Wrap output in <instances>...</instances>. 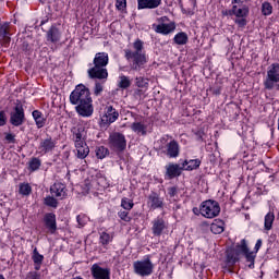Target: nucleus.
Here are the masks:
<instances>
[{
    "label": "nucleus",
    "mask_w": 279,
    "mask_h": 279,
    "mask_svg": "<svg viewBox=\"0 0 279 279\" xmlns=\"http://www.w3.org/2000/svg\"><path fill=\"white\" fill-rule=\"evenodd\" d=\"M70 102L76 106L75 110L80 117H93L95 108L93 107V98L90 97V89L84 84H78L70 94Z\"/></svg>",
    "instance_id": "f257e3e1"
},
{
    "label": "nucleus",
    "mask_w": 279,
    "mask_h": 279,
    "mask_svg": "<svg viewBox=\"0 0 279 279\" xmlns=\"http://www.w3.org/2000/svg\"><path fill=\"white\" fill-rule=\"evenodd\" d=\"M126 60L131 61L132 71H141L147 64V54L143 52V41L136 39L133 43V50H124Z\"/></svg>",
    "instance_id": "f03ea898"
},
{
    "label": "nucleus",
    "mask_w": 279,
    "mask_h": 279,
    "mask_svg": "<svg viewBox=\"0 0 279 279\" xmlns=\"http://www.w3.org/2000/svg\"><path fill=\"white\" fill-rule=\"evenodd\" d=\"M266 90H279V63H272L267 69L266 78L264 80Z\"/></svg>",
    "instance_id": "7ed1b4c3"
},
{
    "label": "nucleus",
    "mask_w": 279,
    "mask_h": 279,
    "mask_svg": "<svg viewBox=\"0 0 279 279\" xmlns=\"http://www.w3.org/2000/svg\"><path fill=\"white\" fill-rule=\"evenodd\" d=\"M160 143L165 145L160 146V149H163V154L168 158H178L180 156V144L172 136L166 135L161 137Z\"/></svg>",
    "instance_id": "20e7f679"
},
{
    "label": "nucleus",
    "mask_w": 279,
    "mask_h": 279,
    "mask_svg": "<svg viewBox=\"0 0 279 279\" xmlns=\"http://www.w3.org/2000/svg\"><path fill=\"white\" fill-rule=\"evenodd\" d=\"M133 271L136 276H141V278H147V276H151L154 274V263L149 256H146L143 259L135 260L133 263Z\"/></svg>",
    "instance_id": "39448f33"
},
{
    "label": "nucleus",
    "mask_w": 279,
    "mask_h": 279,
    "mask_svg": "<svg viewBox=\"0 0 279 279\" xmlns=\"http://www.w3.org/2000/svg\"><path fill=\"white\" fill-rule=\"evenodd\" d=\"M219 213H221V207L216 201L208 199L201 204V215L205 219H215V217H219Z\"/></svg>",
    "instance_id": "423d86ee"
},
{
    "label": "nucleus",
    "mask_w": 279,
    "mask_h": 279,
    "mask_svg": "<svg viewBox=\"0 0 279 279\" xmlns=\"http://www.w3.org/2000/svg\"><path fill=\"white\" fill-rule=\"evenodd\" d=\"M110 149L114 151H124L128 147V141L125 140V135L119 132H113L109 135L108 138Z\"/></svg>",
    "instance_id": "0eeeda50"
},
{
    "label": "nucleus",
    "mask_w": 279,
    "mask_h": 279,
    "mask_svg": "<svg viewBox=\"0 0 279 279\" xmlns=\"http://www.w3.org/2000/svg\"><path fill=\"white\" fill-rule=\"evenodd\" d=\"M248 251H250V247H247V241H245V239L241 240V242L235 245V248H234L235 255L228 254L227 256L228 263H230L231 265L239 263V256H241V254L244 256L245 254H247Z\"/></svg>",
    "instance_id": "6e6552de"
},
{
    "label": "nucleus",
    "mask_w": 279,
    "mask_h": 279,
    "mask_svg": "<svg viewBox=\"0 0 279 279\" xmlns=\"http://www.w3.org/2000/svg\"><path fill=\"white\" fill-rule=\"evenodd\" d=\"M10 123L14 125V128H20L25 123V109H23V105H16L14 110L10 114Z\"/></svg>",
    "instance_id": "1a4fd4ad"
},
{
    "label": "nucleus",
    "mask_w": 279,
    "mask_h": 279,
    "mask_svg": "<svg viewBox=\"0 0 279 279\" xmlns=\"http://www.w3.org/2000/svg\"><path fill=\"white\" fill-rule=\"evenodd\" d=\"M56 145H58V141H56L51 135H47L45 138L39 141L38 151L39 154H49L56 149Z\"/></svg>",
    "instance_id": "9d476101"
},
{
    "label": "nucleus",
    "mask_w": 279,
    "mask_h": 279,
    "mask_svg": "<svg viewBox=\"0 0 279 279\" xmlns=\"http://www.w3.org/2000/svg\"><path fill=\"white\" fill-rule=\"evenodd\" d=\"M182 171H184L182 166L170 162L166 166L165 179L173 180L174 178H180V175H182Z\"/></svg>",
    "instance_id": "9b49d317"
},
{
    "label": "nucleus",
    "mask_w": 279,
    "mask_h": 279,
    "mask_svg": "<svg viewBox=\"0 0 279 279\" xmlns=\"http://www.w3.org/2000/svg\"><path fill=\"white\" fill-rule=\"evenodd\" d=\"M147 207L149 210H157V208L165 207V198L160 197L158 193L153 192L148 195Z\"/></svg>",
    "instance_id": "f8f14e48"
},
{
    "label": "nucleus",
    "mask_w": 279,
    "mask_h": 279,
    "mask_svg": "<svg viewBox=\"0 0 279 279\" xmlns=\"http://www.w3.org/2000/svg\"><path fill=\"white\" fill-rule=\"evenodd\" d=\"M90 80H108V69L94 65L87 71Z\"/></svg>",
    "instance_id": "ddd939ff"
},
{
    "label": "nucleus",
    "mask_w": 279,
    "mask_h": 279,
    "mask_svg": "<svg viewBox=\"0 0 279 279\" xmlns=\"http://www.w3.org/2000/svg\"><path fill=\"white\" fill-rule=\"evenodd\" d=\"M71 133L74 145L86 143V129H84V126H74L72 128Z\"/></svg>",
    "instance_id": "4468645a"
},
{
    "label": "nucleus",
    "mask_w": 279,
    "mask_h": 279,
    "mask_svg": "<svg viewBox=\"0 0 279 279\" xmlns=\"http://www.w3.org/2000/svg\"><path fill=\"white\" fill-rule=\"evenodd\" d=\"M119 119V111L112 106H107L105 109V114L102 116V123L110 125Z\"/></svg>",
    "instance_id": "2eb2a0df"
},
{
    "label": "nucleus",
    "mask_w": 279,
    "mask_h": 279,
    "mask_svg": "<svg viewBox=\"0 0 279 279\" xmlns=\"http://www.w3.org/2000/svg\"><path fill=\"white\" fill-rule=\"evenodd\" d=\"M169 225L165 222V219L157 217L153 220V227L151 231L154 236H161V234H165V231L168 230Z\"/></svg>",
    "instance_id": "dca6fc26"
},
{
    "label": "nucleus",
    "mask_w": 279,
    "mask_h": 279,
    "mask_svg": "<svg viewBox=\"0 0 279 279\" xmlns=\"http://www.w3.org/2000/svg\"><path fill=\"white\" fill-rule=\"evenodd\" d=\"M94 279H110V268H104L99 264H94L90 268Z\"/></svg>",
    "instance_id": "f3484780"
},
{
    "label": "nucleus",
    "mask_w": 279,
    "mask_h": 279,
    "mask_svg": "<svg viewBox=\"0 0 279 279\" xmlns=\"http://www.w3.org/2000/svg\"><path fill=\"white\" fill-rule=\"evenodd\" d=\"M44 223L50 234H56L58 230V223L56 222V214L48 213L44 216Z\"/></svg>",
    "instance_id": "a211bd4d"
},
{
    "label": "nucleus",
    "mask_w": 279,
    "mask_h": 279,
    "mask_svg": "<svg viewBox=\"0 0 279 279\" xmlns=\"http://www.w3.org/2000/svg\"><path fill=\"white\" fill-rule=\"evenodd\" d=\"M50 193L52 197L64 199V197H66V185H64V183L57 182L53 185H51Z\"/></svg>",
    "instance_id": "6ab92c4d"
},
{
    "label": "nucleus",
    "mask_w": 279,
    "mask_h": 279,
    "mask_svg": "<svg viewBox=\"0 0 279 279\" xmlns=\"http://www.w3.org/2000/svg\"><path fill=\"white\" fill-rule=\"evenodd\" d=\"M153 29H155L156 34H162V36H168V34L175 32V24L174 23L153 24Z\"/></svg>",
    "instance_id": "aec40b11"
},
{
    "label": "nucleus",
    "mask_w": 279,
    "mask_h": 279,
    "mask_svg": "<svg viewBox=\"0 0 279 279\" xmlns=\"http://www.w3.org/2000/svg\"><path fill=\"white\" fill-rule=\"evenodd\" d=\"M162 0H137V10H156Z\"/></svg>",
    "instance_id": "412c9836"
},
{
    "label": "nucleus",
    "mask_w": 279,
    "mask_h": 279,
    "mask_svg": "<svg viewBox=\"0 0 279 279\" xmlns=\"http://www.w3.org/2000/svg\"><path fill=\"white\" fill-rule=\"evenodd\" d=\"M74 147L76 149V157L80 158V160H84V158L90 154V148H88V144H86V142L74 144Z\"/></svg>",
    "instance_id": "4be33fe9"
},
{
    "label": "nucleus",
    "mask_w": 279,
    "mask_h": 279,
    "mask_svg": "<svg viewBox=\"0 0 279 279\" xmlns=\"http://www.w3.org/2000/svg\"><path fill=\"white\" fill-rule=\"evenodd\" d=\"M109 57H108V52H97L95 54L94 58V66H102L106 68L108 66V62H109Z\"/></svg>",
    "instance_id": "5701e85b"
},
{
    "label": "nucleus",
    "mask_w": 279,
    "mask_h": 279,
    "mask_svg": "<svg viewBox=\"0 0 279 279\" xmlns=\"http://www.w3.org/2000/svg\"><path fill=\"white\" fill-rule=\"evenodd\" d=\"M60 38H62V33L56 26H51L47 32V40L48 43H60Z\"/></svg>",
    "instance_id": "b1692460"
},
{
    "label": "nucleus",
    "mask_w": 279,
    "mask_h": 279,
    "mask_svg": "<svg viewBox=\"0 0 279 279\" xmlns=\"http://www.w3.org/2000/svg\"><path fill=\"white\" fill-rule=\"evenodd\" d=\"M201 165H202V160L199 159H190V160H184L182 162L183 171H194V169H199Z\"/></svg>",
    "instance_id": "393cba45"
},
{
    "label": "nucleus",
    "mask_w": 279,
    "mask_h": 279,
    "mask_svg": "<svg viewBox=\"0 0 279 279\" xmlns=\"http://www.w3.org/2000/svg\"><path fill=\"white\" fill-rule=\"evenodd\" d=\"M32 114L38 130H40V128H45V123H47V119H45V116L43 114V112L38 110H34Z\"/></svg>",
    "instance_id": "a878e982"
},
{
    "label": "nucleus",
    "mask_w": 279,
    "mask_h": 279,
    "mask_svg": "<svg viewBox=\"0 0 279 279\" xmlns=\"http://www.w3.org/2000/svg\"><path fill=\"white\" fill-rule=\"evenodd\" d=\"M274 221H276V215L274 214V211H269L268 214H266L264 218V230L269 232V230L274 228Z\"/></svg>",
    "instance_id": "bb28decb"
},
{
    "label": "nucleus",
    "mask_w": 279,
    "mask_h": 279,
    "mask_svg": "<svg viewBox=\"0 0 279 279\" xmlns=\"http://www.w3.org/2000/svg\"><path fill=\"white\" fill-rule=\"evenodd\" d=\"M226 230V223L223 220H215L210 226L213 234H221Z\"/></svg>",
    "instance_id": "cd10ccee"
},
{
    "label": "nucleus",
    "mask_w": 279,
    "mask_h": 279,
    "mask_svg": "<svg viewBox=\"0 0 279 279\" xmlns=\"http://www.w3.org/2000/svg\"><path fill=\"white\" fill-rule=\"evenodd\" d=\"M232 12H233L234 16H236L238 19H245V16H247L250 14V8H247L246 5H244L242 8L233 5Z\"/></svg>",
    "instance_id": "c85d7f7f"
},
{
    "label": "nucleus",
    "mask_w": 279,
    "mask_h": 279,
    "mask_svg": "<svg viewBox=\"0 0 279 279\" xmlns=\"http://www.w3.org/2000/svg\"><path fill=\"white\" fill-rule=\"evenodd\" d=\"M32 258L33 263L35 264V269L38 271L40 269V265H43V260H45V256L40 255V253H38V248L35 247Z\"/></svg>",
    "instance_id": "c756f323"
},
{
    "label": "nucleus",
    "mask_w": 279,
    "mask_h": 279,
    "mask_svg": "<svg viewBox=\"0 0 279 279\" xmlns=\"http://www.w3.org/2000/svg\"><path fill=\"white\" fill-rule=\"evenodd\" d=\"M173 41L175 45L184 46L189 43V35L184 32H180L173 37Z\"/></svg>",
    "instance_id": "7c9ffc66"
},
{
    "label": "nucleus",
    "mask_w": 279,
    "mask_h": 279,
    "mask_svg": "<svg viewBox=\"0 0 279 279\" xmlns=\"http://www.w3.org/2000/svg\"><path fill=\"white\" fill-rule=\"evenodd\" d=\"M131 130L135 132V134H142V136H145L147 134V126L141 122H134L131 125Z\"/></svg>",
    "instance_id": "2f4dec72"
},
{
    "label": "nucleus",
    "mask_w": 279,
    "mask_h": 279,
    "mask_svg": "<svg viewBox=\"0 0 279 279\" xmlns=\"http://www.w3.org/2000/svg\"><path fill=\"white\" fill-rule=\"evenodd\" d=\"M118 86L119 88H122L123 90H125V88H130V86H132V81L130 80V77L125 75H121L119 76Z\"/></svg>",
    "instance_id": "473e14b6"
},
{
    "label": "nucleus",
    "mask_w": 279,
    "mask_h": 279,
    "mask_svg": "<svg viewBox=\"0 0 279 279\" xmlns=\"http://www.w3.org/2000/svg\"><path fill=\"white\" fill-rule=\"evenodd\" d=\"M112 234L108 232H101L99 236V243L100 245H110V243H112Z\"/></svg>",
    "instance_id": "72a5a7b5"
},
{
    "label": "nucleus",
    "mask_w": 279,
    "mask_h": 279,
    "mask_svg": "<svg viewBox=\"0 0 279 279\" xmlns=\"http://www.w3.org/2000/svg\"><path fill=\"white\" fill-rule=\"evenodd\" d=\"M135 86H137V88H144L145 90H147V88H149V80L142 76L136 77Z\"/></svg>",
    "instance_id": "f704fd0d"
},
{
    "label": "nucleus",
    "mask_w": 279,
    "mask_h": 279,
    "mask_svg": "<svg viewBox=\"0 0 279 279\" xmlns=\"http://www.w3.org/2000/svg\"><path fill=\"white\" fill-rule=\"evenodd\" d=\"M19 193L20 195H32V185L29 183H21L19 186Z\"/></svg>",
    "instance_id": "c9c22d12"
},
{
    "label": "nucleus",
    "mask_w": 279,
    "mask_h": 279,
    "mask_svg": "<svg viewBox=\"0 0 279 279\" xmlns=\"http://www.w3.org/2000/svg\"><path fill=\"white\" fill-rule=\"evenodd\" d=\"M272 12H274V7L271 5V3L264 2L262 4V14H264V16H271Z\"/></svg>",
    "instance_id": "e433bc0d"
},
{
    "label": "nucleus",
    "mask_w": 279,
    "mask_h": 279,
    "mask_svg": "<svg viewBox=\"0 0 279 279\" xmlns=\"http://www.w3.org/2000/svg\"><path fill=\"white\" fill-rule=\"evenodd\" d=\"M41 161L38 158H32L28 162L29 171H38L40 169Z\"/></svg>",
    "instance_id": "4c0bfd02"
},
{
    "label": "nucleus",
    "mask_w": 279,
    "mask_h": 279,
    "mask_svg": "<svg viewBox=\"0 0 279 279\" xmlns=\"http://www.w3.org/2000/svg\"><path fill=\"white\" fill-rule=\"evenodd\" d=\"M246 262L250 263L248 267L250 269H254V260L256 258V253L250 252V250L244 254Z\"/></svg>",
    "instance_id": "58836bf2"
},
{
    "label": "nucleus",
    "mask_w": 279,
    "mask_h": 279,
    "mask_svg": "<svg viewBox=\"0 0 279 279\" xmlns=\"http://www.w3.org/2000/svg\"><path fill=\"white\" fill-rule=\"evenodd\" d=\"M121 206L122 208H124V210H132L134 208V202H132V199L130 198H122L121 201Z\"/></svg>",
    "instance_id": "ea45409f"
},
{
    "label": "nucleus",
    "mask_w": 279,
    "mask_h": 279,
    "mask_svg": "<svg viewBox=\"0 0 279 279\" xmlns=\"http://www.w3.org/2000/svg\"><path fill=\"white\" fill-rule=\"evenodd\" d=\"M106 156H108V148L104 147V146H99L98 148H96V157L99 158L100 160H104V158H106Z\"/></svg>",
    "instance_id": "a19ab883"
},
{
    "label": "nucleus",
    "mask_w": 279,
    "mask_h": 279,
    "mask_svg": "<svg viewBox=\"0 0 279 279\" xmlns=\"http://www.w3.org/2000/svg\"><path fill=\"white\" fill-rule=\"evenodd\" d=\"M44 203L46 206H50V208H58V199L53 196H47Z\"/></svg>",
    "instance_id": "79ce46f5"
},
{
    "label": "nucleus",
    "mask_w": 279,
    "mask_h": 279,
    "mask_svg": "<svg viewBox=\"0 0 279 279\" xmlns=\"http://www.w3.org/2000/svg\"><path fill=\"white\" fill-rule=\"evenodd\" d=\"M134 97L135 99H146L147 98V89L141 88V89H135L134 92Z\"/></svg>",
    "instance_id": "37998d69"
},
{
    "label": "nucleus",
    "mask_w": 279,
    "mask_h": 279,
    "mask_svg": "<svg viewBox=\"0 0 279 279\" xmlns=\"http://www.w3.org/2000/svg\"><path fill=\"white\" fill-rule=\"evenodd\" d=\"M116 8L120 12H125L128 8V0H116Z\"/></svg>",
    "instance_id": "c03bdc74"
},
{
    "label": "nucleus",
    "mask_w": 279,
    "mask_h": 279,
    "mask_svg": "<svg viewBox=\"0 0 279 279\" xmlns=\"http://www.w3.org/2000/svg\"><path fill=\"white\" fill-rule=\"evenodd\" d=\"M101 93H104V85L99 82H96L95 87H94V95L96 97H99V95H101Z\"/></svg>",
    "instance_id": "a18cd8bd"
},
{
    "label": "nucleus",
    "mask_w": 279,
    "mask_h": 279,
    "mask_svg": "<svg viewBox=\"0 0 279 279\" xmlns=\"http://www.w3.org/2000/svg\"><path fill=\"white\" fill-rule=\"evenodd\" d=\"M118 216L120 217V219H122V221H132L130 213H128L126 210H120L118 213Z\"/></svg>",
    "instance_id": "49530a36"
},
{
    "label": "nucleus",
    "mask_w": 279,
    "mask_h": 279,
    "mask_svg": "<svg viewBox=\"0 0 279 279\" xmlns=\"http://www.w3.org/2000/svg\"><path fill=\"white\" fill-rule=\"evenodd\" d=\"M8 123V114L5 111L0 110V128H3Z\"/></svg>",
    "instance_id": "de8ad7c7"
},
{
    "label": "nucleus",
    "mask_w": 279,
    "mask_h": 279,
    "mask_svg": "<svg viewBox=\"0 0 279 279\" xmlns=\"http://www.w3.org/2000/svg\"><path fill=\"white\" fill-rule=\"evenodd\" d=\"M77 223L81 228H84V225L87 223L88 218L85 215H78L76 217Z\"/></svg>",
    "instance_id": "09e8293b"
},
{
    "label": "nucleus",
    "mask_w": 279,
    "mask_h": 279,
    "mask_svg": "<svg viewBox=\"0 0 279 279\" xmlns=\"http://www.w3.org/2000/svg\"><path fill=\"white\" fill-rule=\"evenodd\" d=\"M25 279H40V274H38L36 271H29V272H27Z\"/></svg>",
    "instance_id": "8fccbe9b"
},
{
    "label": "nucleus",
    "mask_w": 279,
    "mask_h": 279,
    "mask_svg": "<svg viewBox=\"0 0 279 279\" xmlns=\"http://www.w3.org/2000/svg\"><path fill=\"white\" fill-rule=\"evenodd\" d=\"M236 25H239V27H245L247 25V20H245L244 17H240L235 20Z\"/></svg>",
    "instance_id": "3c124183"
},
{
    "label": "nucleus",
    "mask_w": 279,
    "mask_h": 279,
    "mask_svg": "<svg viewBox=\"0 0 279 279\" xmlns=\"http://www.w3.org/2000/svg\"><path fill=\"white\" fill-rule=\"evenodd\" d=\"M168 195H170V197H175V195H178V189L175 186L169 187Z\"/></svg>",
    "instance_id": "603ef678"
},
{
    "label": "nucleus",
    "mask_w": 279,
    "mask_h": 279,
    "mask_svg": "<svg viewBox=\"0 0 279 279\" xmlns=\"http://www.w3.org/2000/svg\"><path fill=\"white\" fill-rule=\"evenodd\" d=\"M5 141H8L9 143H14V141H16V136L12 133H7Z\"/></svg>",
    "instance_id": "864d4df0"
},
{
    "label": "nucleus",
    "mask_w": 279,
    "mask_h": 279,
    "mask_svg": "<svg viewBox=\"0 0 279 279\" xmlns=\"http://www.w3.org/2000/svg\"><path fill=\"white\" fill-rule=\"evenodd\" d=\"M260 247H263V240H257L256 244H255V251L258 252V250H260Z\"/></svg>",
    "instance_id": "5fc2aeb1"
},
{
    "label": "nucleus",
    "mask_w": 279,
    "mask_h": 279,
    "mask_svg": "<svg viewBox=\"0 0 279 279\" xmlns=\"http://www.w3.org/2000/svg\"><path fill=\"white\" fill-rule=\"evenodd\" d=\"M194 215H202L201 208L194 207L193 208Z\"/></svg>",
    "instance_id": "6e6d98bb"
},
{
    "label": "nucleus",
    "mask_w": 279,
    "mask_h": 279,
    "mask_svg": "<svg viewBox=\"0 0 279 279\" xmlns=\"http://www.w3.org/2000/svg\"><path fill=\"white\" fill-rule=\"evenodd\" d=\"M232 3L241 4V3H243V0H232Z\"/></svg>",
    "instance_id": "4d7b16f0"
},
{
    "label": "nucleus",
    "mask_w": 279,
    "mask_h": 279,
    "mask_svg": "<svg viewBox=\"0 0 279 279\" xmlns=\"http://www.w3.org/2000/svg\"><path fill=\"white\" fill-rule=\"evenodd\" d=\"M0 279H5V277H3V275H0Z\"/></svg>",
    "instance_id": "13d9d810"
},
{
    "label": "nucleus",
    "mask_w": 279,
    "mask_h": 279,
    "mask_svg": "<svg viewBox=\"0 0 279 279\" xmlns=\"http://www.w3.org/2000/svg\"><path fill=\"white\" fill-rule=\"evenodd\" d=\"M41 25H45V21H41Z\"/></svg>",
    "instance_id": "bf43d9fd"
}]
</instances>
